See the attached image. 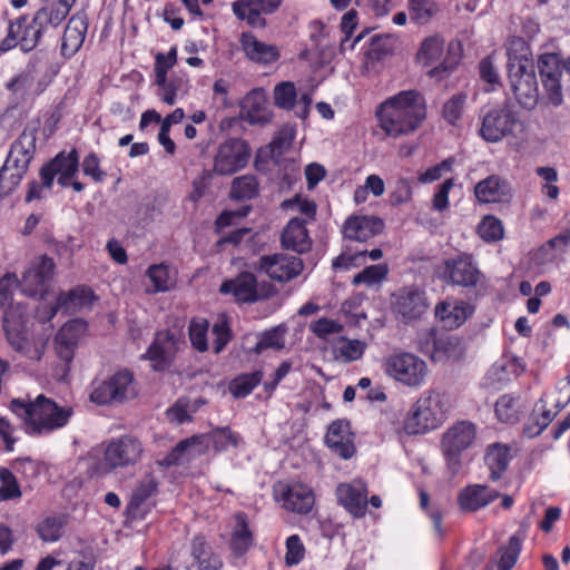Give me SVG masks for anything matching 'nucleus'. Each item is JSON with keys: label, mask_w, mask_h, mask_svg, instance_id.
I'll list each match as a JSON object with an SVG mask.
<instances>
[{"label": "nucleus", "mask_w": 570, "mask_h": 570, "mask_svg": "<svg viewBox=\"0 0 570 570\" xmlns=\"http://www.w3.org/2000/svg\"><path fill=\"white\" fill-rule=\"evenodd\" d=\"M375 116L386 135H409L426 118L425 98L417 90H403L383 101L377 107Z\"/></svg>", "instance_id": "f257e3e1"}, {"label": "nucleus", "mask_w": 570, "mask_h": 570, "mask_svg": "<svg viewBox=\"0 0 570 570\" xmlns=\"http://www.w3.org/2000/svg\"><path fill=\"white\" fill-rule=\"evenodd\" d=\"M63 13L62 8L49 10L41 7L30 21L27 16L10 20L7 36L0 42V56L16 47L24 53L31 52L41 45L42 38L49 30H55L61 24Z\"/></svg>", "instance_id": "f03ea898"}, {"label": "nucleus", "mask_w": 570, "mask_h": 570, "mask_svg": "<svg viewBox=\"0 0 570 570\" xmlns=\"http://www.w3.org/2000/svg\"><path fill=\"white\" fill-rule=\"evenodd\" d=\"M9 409L23 419L26 432L42 435L63 428L72 415L71 407H61L53 400L40 394L33 402L13 399Z\"/></svg>", "instance_id": "7ed1b4c3"}, {"label": "nucleus", "mask_w": 570, "mask_h": 570, "mask_svg": "<svg viewBox=\"0 0 570 570\" xmlns=\"http://www.w3.org/2000/svg\"><path fill=\"white\" fill-rule=\"evenodd\" d=\"M36 141V130L24 129L11 144L0 168V199L12 194L28 173L35 158Z\"/></svg>", "instance_id": "20e7f679"}, {"label": "nucleus", "mask_w": 570, "mask_h": 570, "mask_svg": "<svg viewBox=\"0 0 570 570\" xmlns=\"http://www.w3.org/2000/svg\"><path fill=\"white\" fill-rule=\"evenodd\" d=\"M450 405L448 396L435 390L425 391L412 405L404 420L407 435L424 434L438 429L446 420Z\"/></svg>", "instance_id": "39448f33"}, {"label": "nucleus", "mask_w": 570, "mask_h": 570, "mask_svg": "<svg viewBox=\"0 0 570 570\" xmlns=\"http://www.w3.org/2000/svg\"><path fill=\"white\" fill-rule=\"evenodd\" d=\"M481 127L479 134L487 142H499L503 138L517 137L522 130V122L517 111L508 104L484 107L480 111Z\"/></svg>", "instance_id": "423d86ee"}, {"label": "nucleus", "mask_w": 570, "mask_h": 570, "mask_svg": "<svg viewBox=\"0 0 570 570\" xmlns=\"http://www.w3.org/2000/svg\"><path fill=\"white\" fill-rule=\"evenodd\" d=\"M142 445L131 435H122L110 441L104 453V460L92 466V474L102 476L117 468L135 465L141 456Z\"/></svg>", "instance_id": "0eeeda50"}, {"label": "nucleus", "mask_w": 570, "mask_h": 570, "mask_svg": "<svg viewBox=\"0 0 570 570\" xmlns=\"http://www.w3.org/2000/svg\"><path fill=\"white\" fill-rule=\"evenodd\" d=\"M475 435V426L469 421L454 423L443 434L441 449L452 478L460 472L462 468V453L472 445Z\"/></svg>", "instance_id": "6e6552de"}, {"label": "nucleus", "mask_w": 570, "mask_h": 570, "mask_svg": "<svg viewBox=\"0 0 570 570\" xmlns=\"http://www.w3.org/2000/svg\"><path fill=\"white\" fill-rule=\"evenodd\" d=\"M27 315L20 305L3 312L2 327L8 344L23 356L39 361L43 354L45 343L31 345L27 335Z\"/></svg>", "instance_id": "1a4fd4ad"}, {"label": "nucleus", "mask_w": 570, "mask_h": 570, "mask_svg": "<svg viewBox=\"0 0 570 570\" xmlns=\"http://www.w3.org/2000/svg\"><path fill=\"white\" fill-rule=\"evenodd\" d=\"M134 373L127 368L117 371L100 382L90 393V401L98 405L124 403L137 396Z\"/></svg>", "instance_id": "9d476101"}, {"label": "nucleus", "mask_w": 570, "mask_h": 570, "mask_svg": "<svg viewBox=\"0 0 570 570\" xmlns=\"http://www.w3.org/2000/svg\"><path fill=\"white\" fill-rule=\"evenodd\" d=\"M252 148L245 139L228 138L219 144L214 156L213 171L218 176H232L249 163Z\"/></svg>", "instance_id": "9b49d317"}, {"label": "nucleus", "mask_w": 570, "mask_h": 570, "mask_svg": "<svg viewBox=\"0 0 570 570\" xmlns=\"http://www.w3.org/2000/svg\"><path fill=\"white\" fill-rule=\"evenodd\" d=\"M55 271L56 263L48 255L33 258L19 282L22 294L31 298L43 299L49 292Z\"/></svg>", "instance_id": "f8f14e48"}, {"label": "nucleus", "mask_w": 570, "mask_h": 570, "mask_svg": "<svg viewBox=\"0 0 570 570\" xmlns=\"http://www.w3.org/2000/svg\"><path fill=\"white\" fill-rule=\"evenodd\" d=\"M180 343L184 341L179 333L171 330L157 331L153 342L140 357L150 361L155 372L168 371L175 362Z\"/></svg>", "instance_id": "ddd939ff"}, {"label": "nucleus", "mask_w": 570, "mask_h": 570, "mask_svg": "<svg viewBox=\"0 0 570 570\" xmlns=\"http://www.w3.org/2000/svg\"><path fill=\"white\" fill-rule=\"evenodd\" d=\"M510 88L518 102L525 109H533L538 104L539 87L534 65L531 67L507 63Z\"/></svg>", "instance_id": "4468645a"}, {"label": "nucleus", "mask_w": 570, "mask_h": 570, "mask_svg": "<svg viewBox=\"0 0 570 570\" xmlns=\"http://www.w3.org/2000/svg\"><path fill=\"white\" fill-rule=\"evenodd\" d=\"M385 371L407 386H420L428 374V366L423 360L412 353H399L386 360Z\"/></svg>", "instance_id": "2eb2a0df"}, {"label": "nucleus", "mask_w": 570, "mask_h": 570, "mask_svg": "<svg viewBox=\"0 0 570 570\" xmlns=\"http://www.w3.org/2000/svg\"><path fill=\"white\" fill-rule=\"evenodd\" d=\"M562 55L546 52L538 58V69L548 101L559 107L563 102L562 94Z\"/></svg>", "instance_id": "dca6fc26"}, {"label": "nucleus", "mask_w": 570, "mask_h": 570, "mask_svg": "<svg viewBox=\"0 0 570 570\" xmlns=\"http://www.w3.org/2000/svg\"><path fill=\"white\" fill-rule=\"evenodd\" d=\"M94 298V292L88 286H77L68 292H60L55 304L37 308V318L41 323H47L60 311L65 314H72L89 305Z\"/></svg>", "instance_id": "f3484780"}, {"label": "nucleus", "mask_w": 570, "mask_h": 570, "mask_svg": "<svg viewBox=\"0 0 570 570\" xmlns=\"http://www.w3.org/2000/svg\"><path fill=\"white\" fill-rule=\"evenodd\" d=\"M420 346L421 352L429 355L433 362H456L465 354L463 340L454 334L431 333Z\"/></svg>", "instance_id": "a211bd4d"}, {"label": "nucleus", "mask_w": 570, "mask_h": 570, "mask_svg": "<svg viewBox=\"0 0 570 570\" xmlns=\"http://www.w3.org/2000/svg\"><path fill=\"white\" fill-rule=\"evenodd\" d=\"M304 268L303 261L297 256L282 253L263 255L255 263V269L265 273L271 279L286 283L297 277Z\"/></svg>", "instance_id": "6ab92c4d"}, {"label": "nucleus", "mask_w": 570, "mask_h": 570, "mask_svg": "<svg viewBox=\"0 0 570 570\" xmlns=\"http://www.w3.org/2000/svg\"><path fill=\"white\" fill-rule=\"evenodd\" d=\"M393 297V312L400 316L404 323L420 320L430 307L425 291L416 286L403 287L399 289Z\"/></svg>", "instance_id": "aec40b11"}, {"label": "nucleus", "mask_w": 570, "mask_h": 570, "mask_svg": "<svg viewBox=\"0 0 570 570\" xmlns=\"http://www.w3.org/2000/svg\"><path fill=\"white\" fill-rule=\"evenodd\" d=\"M439 275L446 282L463 287H474L481 278L472 256L468 254H460L444 261Z\"/></svg>", "instance_id": "412c9836"}, {"label": "nucleus", "mask_w": 570, "mask_h": 570, "mask_svg": "<svg viewBox=\"0 0 570 570\" xmlns=\"http://www.w3.org/2000/svg\"><path fill=\"white\" fill-rule=\"evenodd\" d=\"M222 294H232L238 303H255L271 296L269 292H261L256 276L250 272H242L235 278L220 285Z\"/></svg>", "instance_id": "4be33fe9"}, {"label": "nucleus", "mask_w": 570, "mask_h": 570, "mask_svg": "<svg viewBox=\"0 0 570 570\" xmlns=\"http://www.w3.org/2000/svg\"><path fill=\"white\" fill-rule=\"evenodd\" d=\"M326 446L344 460L351 459L355 453L354 433L351 431V423L345 419L333 421L325 434Z\"/></svg>", "instance_id": "5701e85b"}, {"label": "nucleus", "mask_w": 570, "mask_h": 570, "mask_svg": "<svg viewBox=\"0 0 570 570\" xmlns=\"http://www.w3.org/2000/svg\"><path fill=\"white\" fill-rule=\"evenodd\" d=\"M384 226V220L377 216L351 215L344 222L342 233L346 239L363 243L381 234Z\"/></svg>", "instance_id": "b1692460"}, {"label": "nucleus", "mask_w": 570, "mask_h": 570, "mask_svg": "<svg viewBox=\"0 0 570 570\" xmlns=\"http://www.w3.org/2000/svg\"><path fill=\"white\" fill-rule=\"evenodd\" d=\"M79 167V153L77 149L73 148L68 153L62 150L41 166L39 176L43 180V186L51 189L55 177L58 174H78Z\"/></svg>", "instance_id": "393cba45"}, {"label": "nucleus", "mask_w": 570, "mask_h": 570, "mask_svg": "<svg viewBox=\"0 0 570 570\" xmlns=\"http://www.w3.org/2000/svg\"><path fill=\"white\" fill-rule=\"evenodd\" d=\"M239 45L245 57L257 65L268 66L276 62L281 57L275 45L258 40L250 31L240 33Z\"/></svg>", "instance_id": "a878e982"}, {"label": "nucleus", "mask_w": 570, "mask_h": 570, "mask_svg": "<svg viewBox=\"0 0 570 570\" xmlns=\"http://www.w3.org/2000/svg\"><path fill=\"white\" fill-rule=\"evenodd\" d=\"M500 498V492L487 484H470L458 495L461 510L475 512Z\"/></svg>", "instance_id": "bb28decb"}, {"label": "nucleus", "mask_w": 570, "mask_h": 570, "mask_svg": "<svg viewBox=\"0 0 570 570\" xmlns=\"http://www.w3.org/2000/svg\"><path fill=\"white\" fill-rule=\"evenodd\" d=\"M87 29L88 22L85 14L76 13L69 19L61 39L60 53L63 58L70 59L80 50Z\"/></svg>", "instance_id": "cd10ccee"}, {"label": "nucleus", "mask_w": 570, "mask_h": 570, "mask_svg": "<svg viewBox=\"0 0 570 570\" xmlns=\"http://www.w3.org/2000/svg\"><path fill=\"white\" fill-rule=\"evenodd\" d=\"M312 244L313 242L306 228V220L298 217L292 218L282 232V247L297 254H305L311 250Z\"/></svg>", "instance_id": "c85d7f7f"}, {"label": "nucleus", "mask_w": 570, "mask_h": 570, "mask_svg": "<svg viewBox=\"0 0 570 570\" xmlns=\"http://www.w3.org/2000/svg\"><path fill=\"white\" fill-rule=\"evenodd\" d=\"M474 195L480 203H505L512 197L508 180L498 175H491L474 187Z\"/></svg>", "instance_id": "c756f323"}, {"label": "nucleus", "mask_w": 570, "mask_h": 570, "mask_svg": "<svg viewBox=\"0 0 570 570\" xmlns=\"http://www.w3.org/2000/svg\"><path fill=\"white\" fill-rule=\"evenodd\" d=\"M279 499L286 510L299 514L308 513L314 505L313 491L302 483H294L284 488Z\"/></svg>", "instance_id": "7c9ffc66"}, {"label": "nucleus", "mask_w": 570, "mask_h": 570, "mask_svg": "<svg viewBox=\"0 0 570 570\" xmlns=\"http://www.w3.org/2000/svg\"><path fill=\"white\" fill-rule=\"evenodd\" d=\"M511 460V449L508 445L502 443L489 445L484 454V464L489 470V481H500L507 472Z\"/></svg>", "instance_id": "2f4dec72"}, {"label": "nucleus", "mask_w": 570, "mask_h": 570, "mask_svg": "<svg viewBox=\"0 0 570 570\" xmlns=\"http://www.w3.org/2000/svg\"><path fill=\"white\" fill-rule=\"evenodd\" d=\"M525 370L522 358L503 354L488 371L487 379L491 384H503L517 379Z\"/></svg>", "instance_id": "473e14b6"}, {"label": "nucleus", "mask_w": 570, "mask_h": 570, "mask_svg": "<svg viewBox=\"0 0 570 570\" xmlns=\"http://www.w3.org/2000/svg\"><path fill=\"white\" fill-rule=\"evenodd\" d=\"M336 498L338 503L343 505L354 518H362L365 515L367 509L365 490L355 488L351 484L341 483L336 488Z\"/></svg>", "instance_id": "72a5a7b5"}, {"label": "nucleus", "mask_w": 570, "mask_h": 570, "mask_svg": "<svg viewBox=\"0 0 570 570\" xmlns=\"http://www.w3.org/2000/svg\"><path fill=\"white\" fill-rule=\"evenodd\" d=\"M243 108L246 109V119L250 125L264 126L272 121L273 112L259 89L252 90L245 97Z\"/></svg>", "instance_id": "f704fd0d"}, {"label": "nucleus", "mask_w": 570, "mask_h": 570, "mask_svg": "<svg viewBox=\"0 0 570 570\" xmlns=\"http://www.w3.org/2000/svg\"><path fill=\"white\" fill-rule=\"evenodd\" d=\"M190 554L198 570H220L223 568L220 557L214 552L213 547L203 534H197L193 538Z\"/></svg>", "instance_id": "c9c22d12"}, {"label": "nucleus", "mask_w": 570, "mask_h": 570, "mask_svg": "<svg viewBox=\"0 0 570 570\" xmlns=\"http://www.w3.org/2000/svg\"><path fill=\"white\" fill-rule=\"evenodd\" d=\"M236 525L232 532L229 548L236 558L243 557L254 543V535L249 529L248 517L245 512L235 514Z\"/></svg>", "instance_id": "e433bc0d"}, {"label": "nucleus", "mask_w": 570, "mask_h": 570, "mask_svg": "<svg viewBox=\"0 0 570 570\" xmlns=\"http://www.w3.org/2000/svg\"><path fill=\"white\" fill-rule=\"evenodd\" d=\"M494 411L500 422L514 424L524 413L525 405L519 395L504 394L495 402Z\"/></svg>", "instance_id": "4c0bfd02"}, {"label": "nucleus", "mask_w": 570, "mask_h": 570, "mask_svg": "<svg viewBox=\"0 0 570 570\" xmlns=\"http://www.w3.org/2000/svg\"><path fill=\"white\" fill-rule=\"evenodd\" d=\"M38 57L33 56L26 68L18 75L12 77L7 83L6 89L11 92L16 99H24L28 90L31 88L35 80V72L37 70Z\"/></svg>", "instance_id": "58836bf2"}, {"label": "nucleus", "mask_w": 570, "mask_h": 570, "mask_svg": "<svg viewBox=\"0 0 570 570\" xmlns=\"http://www.w3.org/2000/svg\"><path fill=\"white\" fill-rule=\"evenodd\" d=\"M287 327L285 324H279L269 330L257 334L256 344L248 350V353L261 355L264 351L272 348L279 351L285 346V333Z\"/></svg>", "instance_id": "ea45409f"}, {"label": "nucleus", "mask_w": 570, "mask_h": 570, "mask_svg": "<svg viewBox=\"0 0 570 570\" xmlns=\"http://www.w3.org/2000/svg\"><path fill=\"white\" fill-rule=\"evenodd\" d=\"M435 317L443 324V327L453 330L462 325L469 317V308L464 305H451L440 302L435 306Z\"/></svg>", "instance_id": "a19ab883"}, {"label": "nucleus", "mask_w": 570, "mask_h": 570, "mask_svg": "<svg viewBox=\"0 0 570 570\" xmlns=\"http://www.w3.org/2000/svg\"><path fill=\"white\" fill-rule=\"evenodd\" d=\"M395 50V38L392 35H374L365 52L366 62L374 65L391 57Z\"/></svg>", "instance_id": "79ce46f5"}, {"label": "nucleus", "mask_w": 570, "mask_h": 570, "mask_svg": "<svg viewBox=\"0 0 570 570\" xmlns=\"http://www.w3.org/2000/svg\"><path fill=\"white\" fill-rule=\"evenodd\" d=\"M158 490V482L153 474H147L132 491L127 504V513L136 517L139 508Z\"/></svg>", "instance_id": "37998d69"}, {"label": "nucleus", "mask_w": 570, "mask_h": 570, "mask_svg": "<svg viewBox=\"0 0 570 570\" xmlns=\"http://www.w3.org/2000/svg\"><path fill=\"white\" fill-rule=\"evenodd\" d=\"M232 9L237 19L246 21V23L252 28L264 29L267 26V21L263 17L267 13L264 12L259 6L237 0L232 4Z\"/></svg>", "instance_id": "c03bdc74"}, {"label": "nucleus", "mask_w": 570, "mask_h": 570, "mask_svg": "<svg viewBox=\"0 0 570 570\" xmlns=\"http://www.w3.org/2000/svg\"><path fill=\"white\" fill-rule=\"evenodd\" d=\"M73 324L62 326L55 337V348L58 357L69 365L75 356L77 337L71 333Z\"/></svg>", "instance_id": "a18cd8bd"}, {"label": "nucleus", "mask_w": 570, "mask_h": 570, "mask_svg": "<svg viewBox=\"0 0 570 570\" xmlns=\"http://www.w3.org/2000/svg\"><path fill=\"white\" fill-rule=\"evenodd\" d=\"M259 184L254 175H243L233 179L229 197L233 200H250L258 195Z\"/></svg>", "instance_id": "49530a36"}, {"label": "nucleus", "mask_w": 570, "mask_h": 570, "mask_svg": "<svg viewBox=\"0 0 570 570\" xmlns=\"http://www.w3.org/2000/svg\"><path fill=\"white\" fill-rule=\"evenodd\" d=\"M206 438L213 443L216 452H225L230 448L236 449L243 442L240 434L234 432L229 426L215 428Z\"/></svg>", "instance_id": "de8ad7c7"}, {"label": "nucleus", "mask_w": 570, "mask_h": 570, "mask_svg": "<svg viewBox=\"0 0 570 570\" xmlns=\"http://www.w3.org/2000/svg\"><path fill=\"white\" fill-rule=\"evenodd\" d=\"M366 344L360 340H350L341 336L333 346L336 360L350 363L360 360L365 351Z\"/></svg>", "instance_id": "09e8293b"}, {"label": "nucleus", "mask_w": 570, "mask_h": 570, "mask_svg": "<svg viewBox=\"0 0 570 570\" xmlns=\"http://www.w3.org/2000/svg\"><path fill=\"white\" fill-rule=\"evenodd\" d=\"M508 62L514 66L524 65L531 67L533 63L530 45L521 37H512L507 47Z\"/></svg>", "instance_id": "8fccbe9b"}, {"label": "nucleus", "mask_w": 570, "mask_h": 570, "mask_svg": "<svg viewBox=\"0 0 570 570\" xmlns=\"http://www.w3.org/2000/svg\"><path fill=\"white\" fill-rule=\"evenodd\" d=\"M66 524L65 515H50L38 523L36 531L42 541L56 542L62 537Z\"/></svg>", "instance_id": "3c124183"}, {"label": "nucleus", "mask_w": 570, "mask_h": 570, "mask_svg": "<svg viewBox=\"0 0 570 570\" xmlns=\"http://www.w3.org/2000/svg\"><path fill=\"white\" fill-rule=\"evenodd\" d=\"M262 379V371L240 374L232 380L229 383V391L234 397L244 399L252 393V391L261 383Z\"/></svg>", "instance_id": "603ef678"}, {"label": "nucleus", "mask_w": 570, "mask_h": 570, "mask_svg": "<svg viewBox=\"0 0 570 570\" xmlns=\"http://www.w3.org/2000/svg\"><path fill=\"white\" fill-rule=\"evenodd\" d=\"M368 256L372 261H377L383 257V252L380 248L372 250H360L354 254L342 253L333 259L332 266L334 269H348L351 267H357L365 262V257Z\"/></svg>", "instance_id": "864d4df0"}, {"label": "nucleus", "mask_w": 570, "mask_h": 570, "mask_svg": "<svg viewBox=\"0 0 570 570\" xmlns=\"http://www.w3.org/2000/svg\"><path fill=\"white\" fill-rule=\"evenodd\" d=\"M438 11L434 0H409L410 19L416 24H426Z\"/></svg>", "instance_id": "5fc2aeb1"}, {"label": "nucleus", "mask_w": 570, "mask_h": 570, "mask_svg": "<svg viewBox=\"0 0 570 570\" xmlns=\"http://www.w3.org/2000/svg\"><path fill=\"white\" fill-rule=\"evenodd\" d=\"M443 48L444 41L439 36L428 37L421 43L417 59L426 67L432 66L441 58Z\"/></svg>", "instance_id": "6e6d98bb"}, {"label": "nucleus", "mask_w": 570, "mask_h": 570, "mask_svg": "<svg viewBox=\"0 0 570 570\" xmlns=\"http://www.w3.org/2000/svg\"><path fill=\"white\" fill-rule=\"evenodd\" d=\"M147 276L154 285L153 293H165L174 287V281L169 275V267L165 263L149 266Z\"/></svg>", "instance_id": "4d7b16f0"}, {"label": "nucleus", "mask_w": 570, "mask_h": 570, "mask_svg": "<svg viewBox=\"0 0 570 570\" xmlns=\"http://www.w3.org/2000/svg\"><path fill=\"white\" fill-rule=\"evenodd\" d=\"M461 59L459 46L454 47L452 43L449 46L448 55L438 66L432 68L428 73L431 78L442 80L446 78L459 65Z\"/></svg>", "instance_id": "13d9d810"}, {"label": "nucleus", "mask_w": 570, "mask_h": 570, "mask_svg": "<svg viewBox=\"0 0 570 570\" xmlns=\"http://www.w3.org/2000/svg\"><path fill=\"white\" fill-rule=\"evenodd\" d=\"M297 94L295 85L291 81H283L274 88V104L279 109L292 110L295 107Z\"/></svg>", "instance_id": "bf43d9fd"}, {"label": "nucleus", "mask_w": 570, "mask_h": 570, "mask_svg": "<svg viewBox=\"0 0 570 570\" xmlns=\"http://www.w3.org/2000/svg\"><path fill=\"white\" fill-rule=\"evenodd\" d=\"M0 501L19 499L22 495L16 475L7 468H0Z\"/></svg>", "instance_id": "052dcab7"}, {"label": "nucleus", "mask_w": 570, "mask_h": 570, "mask_svg": "<svg viewBox=\"0 0 570 570\" xmlns=\"http://www.w3.org/2000/svg\"><path fill=\"white\" fill-rule=\"evenodd\" d=\"M478 233L483 240L492 243L498 242L503 237L504 229L502 222L499 218L488 215L479 224Z\"/></svg>", "instance_id": "680f3d73"}, {"label": "nucleus", "mask_w": 570, "mask_h": 570, "mask_svg": "<svg viewBox=\"0 0 570 570\" xmlns=\"http://www.w3.org/2000/svg\"><path fill=\"white\" fill-rule=\"evenodd\" d=\"M389 267L386 264H376L366 266L362 272L353 277L352 284L357 286L360 284L374 285L387 276Z\"/></svg>", "instance_id": "e2e57ef3"}, {"label": "nucleus", "mask_w": 570, "mask_h": 570, "mask_svg": "<svg viewBox=\"0 0 570 570\" xmlns=\"http://www.w3.org/2000/svg\"><path fill=\"white\" fill-rule=\"evenodd\" d=\"M466 96L464 94H456L452 96L444 105L442 109V116L446 122L452 126H455L460 120L464 105H465Z\"/></svg>", "instance_id": "0e129e2a"}, {"label": "nucleus", "mask_w": 570, "mask_h": 570, "mask_svg": "<svg viewBox=\"0 0 570 570\" xmlns=\"http://www.w3.org/2000/svg\"><path fill=\"white\" fill-rule=\"evenodd\" d=\"M212 333L215 336L213 342L214 353L219 354L233 338L228 320L224 317L217 321L212 327Z\"/></svg>", "instance_id": "69168bd1"}, {"label": "nucleus", "mask_w": 570, "mask_h": 570, "mask_svg": "<svg viewBox=\"0 0 570 570\" xmlns=\"http://www.w3.org/2000/svg\"><path fill=\"white\" fill-rule=\"evenodd\" d=\"M521 550V542L515 537L512 535L509 539V544L507 548H500L501 557L498 561L499 570H511L518 561V557Z\"/></svg>", "instance_id": "338daca9"}, {"label": "nucleus", "mask_w": 570, "mask_h": 570, "mask_svg": "<svg viewBox=\"0 0 570 570\" xmlns=\"http://www.w3.org/2000/svg\"><path fill=\"white\" fill-rule=\"evenodd\" d=\"M295 138V129L288 125L283 126L269 144L272 153L283 155L288 150Z\"/></svg>", "instance_id": "774afa93"}]
</instances>
